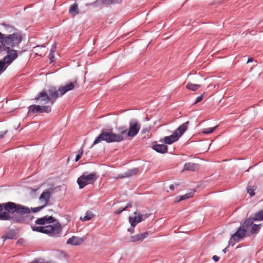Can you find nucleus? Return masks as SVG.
<instances>
[{
	"instance_id": "nucleus-31",
	"label": "nucleus",
	"mask_w": 263,
	"mask_h": 263,
	"mask_svg": "<svg viewBox=\"0 0 263 263\" xmlns=\"http://www.w3.org/2000/svg\"><path fill=\"white\" fill-rule=\"evenodd\" d=\"M120 0H102L103 4L109 5L111 4H116L119 2Z\"/></svg>"
},
{
	"instance_id": "nucleus-5",
	"label": "nucleus",
	"mask_w": 263,
	"mask_h": 263,
	"mask_svg": "<svg viewBox=\"0 0 263 263\" xmlns=\"http://www.w3.org/2000/svg\"><path fill=\"white\" fill-rule=\"evenodd\" d=\"M28 115L41 113H49L51 111L50 106L31 105L28 107Z\"/></svg>"
},
{
	"instance_id": "nucleus-9",
	"label": "nucleus",
	"mask_w": 263,
	"mask_h": 263,
	"mask_svg": "<svg viewBox=\"0 0 263 263\" xmlns=\"http://www.w3.org/2000/svg\"><path fill=\"white\" fill-rule=\"evenodd\" d=\"M36 102L41 104H46L48 102L50 103L49 98L48 97V93L46 91L41 92L38 96L35 98Z\"/></svg>"
},
{
	"instance_id": "nucleus-20",
	"label": "nucleus",
	"mask_w": 263,
	"mask_h": 263,
	"mask_svg": "<svg viewBox=\"0 0 263 263\" xmlns=\"http://www.w3.org/2000/svg\"><path fill=\"white\" fill-rule=\"evenodd\" d=\"M153 148L157 152L164 154L167 152V146L165 144H155L153 146Z\"/></svg>"
},
{
	"instance_id": "nucleus-37",
	"label": "nucleus",
	"mask_w": 263,
	"mask_h": 263,
	"mask_svg": "<svg viewBox=\"0 0 263 263\" xmlns=\"http://www.w3.org/2000/svg\"><path fill=\"white\" fill-rule=\"evenodd\" d=\"M236 242H237L236 241H234V239L233 238L232 236H231V237L229 241V245L228 246L229 247L230 246H233L235 243Z\"/></svg>"
},
{
	"instance_id": "nucleus-2",
	"label": "nucleus",
	"mask_w": 263,
	"mask_h": 263,
	"mask_svg": "<svg viewBox=\"0 0 263 263\" xmlns=\"http://www.w3.org/2000/svg\"><path fill=\"white\" fill-rule=\"evenodd\" d=\"M22 40V36L18 33L6 35L0 32V53L5 52L7 55H11L13 51H14L17 58V51L12 48L18 46Z\"/></svg>"
},
{
	"instance_id": "nucleus-45",
	"label": "nucleus",
	"mask_w": 263,
	"mask_h": 263,
	"mask_svg": "<svg viewBox=\"0 0 263 263\" xmlns=\"http://www.w3.org/2000/svg\"><path fill=\"white\" fill-rule=\"evenodd\" d=\"M127 231L132 234L134 233V228L132 227V228H129L128 229Z\"/></svg>"
},
{
	"instance_id": "nucleus-6",
	"label": "nucleus",
	"mask_w": 263,
	"mask_h": 263,
	"mask_svg": "<svg viewBox=\"0 0 263 263\" xmlns=\"http://www.w3.org/2000/svg\"><path fill=\"white\" fill-rule=\"evenodd\" d=\"M96 176V173H91L87 174V173H84L79 177L77 180V183L79 184L80 189L84 188L86 185L90 184L91 181Z\"/></svg>"
},
{
	"instance_id": "nucleus-50",
	"label": "nucleus",
	"mask_w": 263,
	"mask_h": 263,
	"mask_svg": "<svg viewBox=\"0 0 263 263\" xmlns=\"http://www.w3.org/2000/svg\"><path fill=\"white\" fill-rule=\"evenodd\" d=\"M131 206V203H128L126 206H125V208H127L128 207H130Z\"/></svg>"
},
{
	"instance_id": "nucleus-22",
	"label": "nucleus",
	"mask_w": 263,
	"mask_h": 263,
	"mask_svg": "<svg viewBox=\"0 0 263 263\" xmlns=\"http://www.w3.org/2000/svg\"><path fill=\"white\" fill-rule=\"evenodd\" d=\"M15 236V233L14 231L11 230L5 233L2 236V239L3 241H5L7 239H12Z\"/></svg>"
},
{
	"instance_id": "nucleus-30",
	"label": "nucleus",
	"mask_w": 263,
	"mask_h": 263,
	"mask_svg": "<svg viewBox=\"0 0 263 263\" xmlns=\"http://www.w3.org/2000/svg\"><path fill=\"white\" fill-rule=\"evenodd\" d=\"M260 228V224H254L252 226L251 229L250 230V232L251 234H255L257 231H259V230Z\"/></svg>"
},
{
	"instance_id": "nucleus-39",
	"label": "nucleus",
	"mask_w": 263,
	"mask_h": 263,
	"mask_svg": "<svg viewBox=\"0 0 263 263\" xmlns=\"http://www.w3.org/2000/svg\"><path fill=\"white\" fill-rule=\"evenodd\" d=\"M125 210H126V208H124L117 210L115 212V213L118 215V214H121L123 211H125Z\"/></svg>"
},
{
	"instance_id": "nucleus-8",
	"label": "nucleus",
	"mask_w": 263,
	"mask_h": 263,
	"mask_svg": "<svg viewBox=\"0 0 263 263\" xmlns=\"http://www.w3.org/2000/svg\"><path fill=\"white\" fill-rule=\"evenodd\" d=\"M11 55H6L4 57L3 60H0V72H4L7 67L10 65L13 61L17 59V55L15 52L13 51Z\"/></svg>"
},
{
	"instance_id": "nucleus-18",
	"label": "nucleus",
	"mask_w": 263,
	"mask_h": 263,
	"mask_svg": "<svg viewBox=\"0 0 263 263\" xmlns=\"http://www.w3.org/2000/svg\"><path fill=\"white\" fill-rule=\"evenodd\" d=\"M179 139V136H177L176 133H173L169 136H166L164 138V142L165 144H171L177 141Z\"/></svg>"
},
{
	"instance_id": "nucleus-10",
	"label": "nucleus",
	"mask_w": 263,
	"mask_h": 263,
	"mask_svg": "<svg viewBox=\"0 0 263 263\" xmlns=\"http://www.w3.org/2000/svg\"><path fill=\"white\" fill-rule=\"evenodd\" d=\"M47 92L51 105L53 104L56 99L60 96L59 89L57 90L54 87H51L49 88V89L47 90Z\"/></svg>"
},
{
	"instance_id": "nucleus-49",
	"label": "nucleus",
	"mask_w": 263,
	"mask_h": 263,
	"mask_svg": "<svg viewBox=\"0 0 263 263\" xmlns=\"http://www.w3.org/2000/svg\"><path fill=\"white\" fill-rule=\"evenodd\" d=\"M253 58H249L248 60L247 63H250V62H253Z\"/></svg>"
},
{
	"instance_id": "nucleus-33",
	"label": "nucleus",
	"mask_w": 263,
	"mask_h": 263,
	"mask_svg": "<svg viewBox=\"0 0 263 263\" xmlns=\"http://www.w3.org/2000/svg\"><path fill=\"white\" fill-rule=\"evenodd\" d=\"M45 207V206L44 205H41V206H38V207H36V208H31V209H29L30 212V213L31 212V211H32V212L33 213H36L39 211H40L41 210L43 209Z\"/></svg>"
},
{
	"instance_id": "nucleus-40",
	"label": "nucleus",
	"mask_w": 263,
	"mask_h": 263,
	"mask_svg": "<svg viewBox=\"0 0 263 263\" xmlns=\"http://www.w3.org/2000/svg\"><path fill=\"white\" fill-rule=\"evenodd\" d=\"M56 50V46L55 44L53 45L50 49V53H54Z\"/></svg>"
},
{
	"instance_id": "nucleus-1",
	"label": "nucleus",
	"mask_w": 263,
	"mask_h": 263,
	"mask_svg": "<svg viewBox=\"0 0 263 263\" xmlns=\"http://www.w3.org/2000/svg\"><path fill=\"white\" fill-rule=\"evenodd\" d=\"M29 208L13 202L0 203V220L9 221L11 223H24L27 221L26 214Z\"/></svg>"
},
{
	"instance_id": "nucleus-28",
	"label": "nucleus",
	"mask_w": 263,
	"mask_h": 263,
	"mask_svg": "<svg viewBox=\"0 0 263 263\" xmlns=\"http://www.w3.org/2000/svg\"><path fill=\"white\" fill-rule=\"evenodd\" d=\"M78 5L76 4H74L70 7L69 12L70 13H73V15H75L78 14Z\"/></svg>"
},
{
	"instance_id": "nucleus-13",
	"label": "nucleus",
	"mask_w": 263,
	"mask_h": 263,
	"mask_svg": "<svg viewBox=\"0 0 263 263\" xmlns=\"http://www.w3.org/2000/svg\"><path fill=\"white\" fill-rule=\"evenodd\" d=\"M55 221V220L52 216H45L43 217L37 218L35 221V223L37 224L44 225L46 224H49L52 223Z\"/></svg>"
},
{
	"instance_id": "nucleus-29",
	"label": "nucleus",
	"mask_w": 263,
	"mask_h": 263,
	"mask_svg": "<svg viewBox=\"0 0 263 263\" xmlns=\"http://www.w3.org/2000/svg\"><path fill=\"white\" fill-rule=\"evenodd\" d=\"M218 127V125L215 126L213 127H209L204 128L202 130V133L205 134H209L213 133Z\"/></svg>"
},
{
	"instance_id": "nucleus-35",
	"label": "nucleus",
	"mask_w": 263,
	"mask_h": 263,
	"mask_svg": "<svg viewBox=\"0 0 263 263\" xmlns=\"http://www.w3.org/2000/svg\"><path fill=\"white\" fill-rule=\"evenodd\" d=\"M204 95V93H202L200 96L197 97L196 98V101L194 104H197V103L200 102L203 99Z\"/></svg>"
},
{
	"instance_id": "nucleus-21",
	"label": "nucleus",
	"mask_w": 263,
	"mask_h": 263,
	"mask_svg": "<svg viewBox=\"0 0 263 263\" xmlns=\"http://www.w3.org/2000/svg\"><path fill=\"white\" fill-rule=\"evenodd\" d=\"M198 168V164L194 163H186L184 165V170L187 171H195Z\"/></svg>"
},
{
	"instance_id": "nucleus-16",
	"label": "nucleus",
	"mask_w": 263,
	"mask_h": 263,
	"mask_svg": "<svg viewBox=\"0 0 263 263\" xmlns=\"http://www.w3.org/2000/svg\"><path fill=\"white\" fill-rule=\"evenodd\" d=\"M50 197V193L48 191L43 192L41 195L39 200L41 203H43V205L46 206L49 202Z\"/></svg>"
},
{
	"instance_id": "nucleus-14",
	"label": "nucleus",
	"mask_w": 263,
	"mask_h": 263,
	"mask_svg": "<svg viewBox=\"0 0 263 263\" xmlns=\"http://www.w3.org/2000/svg\"><path fill=\"white\" fill-rule=\"evenodd\" d=\"M246 232V229L240 227L237 231L232 235L233 238L234 239V241L239 242L245 236Z\"/></svg>"
},
{
	"instance_id": "nucleus-26",
	"label": "nucleus",
	"mask_w": 263,
	"mask_h": 263,
	"mask_svg": "<svg viewBox=\"0 0 263 263\" xmlns=\"http://www.w3.org/2000/svg\"><path fill=\"white\" fill-rule=\"evenodd\" d=\"M200 87V85L199 84H192L191 83H189L186 86V88L189 90H191L192 91H195L198 88H199Z\"/></svg>"
},
{
	"instance_id": "nucleus-23",
	"label": "nucleus",
	"mask_w": 263,
	"mask_h": 263,
	"mask_svg": "<svg viewBox=\"0 0 263 263\" xmlns=\"http://www.w3.org/2000/svg\"><path fill=\"white\" fill-rule=\"evenodd\" d=\"M195 193V191H191L187 193L186 194L180 196L179 197V199L177 200V202H179L182 200H184L187 199H189L193 196Z\"/></svg>"
},
{
	"instance_id": "nucleus-24",
	"label": "nucleus",
	"mask_w": 263,
	"mask_h": 263,
	"mask_svg": "<svg viewBox=\"0 0 263 263\" xmlns=\"http://www.w3.org/2000/svg\"><path fill=\"white\" fill-rule=\"evenodd\" d=\"M254 221L255 220H254L253 217L252 218H248L246 220L241 227L243 229H246L247 230L250 226L253 224Z\"/></svg>"
},
{
	"instance_id": "nucleus-11",
	"label": "nucleus",
	"mask_w": 263,
	"mask_h": 263,
	"mask_svg": "<svg viewBox=\"0 0 263 263\" xmlns=\"http://www.w3.org/2000/svg\"><path fill=\"white\" fill-rule=\"evenodd\" d=\"M134 217L130 216L128 218V221L132 227L135 226L139 222L142 221V216L141 214L137 211L134 213Z\"/></svg>"
},
{
	"instance_id": "nucleus-46",
	"label": "nucleus",
	"mask_w": 263,
	"mask_h": 263,
	"mask_svg": "<svg viewBox=\"0 0 263 263\" xmlns=\"http://www.w3.org/2000/svg\"><path fill=\"white\" fill-rule=\"evenodd\" d=\"M78 153L80 154V155H83V149L82 148H81L79 151H78Z\"/></svg>"
},
{
	"instance_id": "nucleus-38",
	"label": "nucleus",
	"mask_w": 263,
	"mask_h": 263,
	"mask_svg": "<svg viewBox=\"0 0 263 263\" xmlns=\"http://www.w3.org/2000/svg\"><path fill=\"white\" fill-rule=\"evenodd\" d=\"M248 193L250 194V196L252 197L254 195V190L252 189L248 188Z\"/></svg>"
},
{
	"instance_id": "nucleus-48",
	"label": "nucleus",
	"mask_w": 263,
	"mask_h": 263,
	"mask_svg": "<svg viewBox=\"0 0 263 263\" xmlns=\"http://www.w3.org/2000/svg\"><path fill=\"white\" fill-rule=\"evenodd\" d=\"M169 188L171 190H174V189H175L174 186L173 184L170 185V186H169Z\"/></svg>"
},
{
	"instance_id": "nucleus-7",
	"label": "nucleus",
	"mask_w": 263,
	"mask_h": 263,
	"mask_svg": "<svg viewBox=\"0 0 263 263\" xmlns=\"http://www.w3.org/2000/svg\"><path fill=\"white\" fill-rule=\"evenodd\" d=\"M141 128V125L139 121L133 119L129 122V128L127 131V136L129 137H135L139 133Z\"/></svg>"
},
{
	"instance_id": "nucleus-32",
	"label": "nucleus",
	"mask_w": 263,
	"mask_h": 263,
	"mask_svg": "<svg viewBox=\"0 0 263 263\" xmlns=\"http://www.w3.org/2000/svg\"><path fill=\"white\" fill-rule=\"evenodd\" d=\"M130 240L131 242H136V241L141 240L140 239L139 234H137L136 235L132 236L130 237Z\"/></svg>"
},
{
	"instance_id": "nucleus-17",
	"label": "nucleus",
	"mask_w": 263,
	"mask_h": 263,
	"mask_svg": "<svg viewBox=\"0 0 263 263\" xmlns=\"http://www.w3.org/2000/svg\"><path fill=\"white\" fill-rule=\"evenodd\" d=\"M189 124V122L186 121L181 124L179 127L174 132L176 133L177 136H179V138L181 137L184 133L186 130L187 126Z\"/></svg>"
},
{
	"instance_id": "nucleus-3",
	"label": "nucleus",
	"mask_w": 263,
	"mask_h": 263,
	"mask_svg": "<svg viewBox=\"0 0 263 263\" xmlns=\"http://www.w3.org/2000/svg\"><path fill=\"white\" fill-rule=\"evenodd\" d=\"M118 130L120 132V134L113 133L112 129L107 130H102L101 134L96 138L90 148L101 141H105L108 143L123 141L124 140L123 135H127L128 129L125 128L124 126H120L118 128Z\"/></svg>"
},
{
	"instance_id": "nucleus-4",
	"label": "nucleus",
	"mask_w": 263,
	"mask_h": 263,
	"mask_svg": "<svg viewBox=\"0 0 263 263\" xmlns=\"http://www.w3.org/2000/svg\"><path fill=\"white\" fill-rule=\"evenodd\" d=\"M31 229L33 231L46 234L54 238L59 237L62 232L61 225L59 222L45 226H31Z\"/></svg>"
},
{
	"instance_id": "nucleus-44",
	"label": "nucleus",
	"mask_w": 263,
	"mask_h": 263,
	"mask_svg": "<svg viewBox=\"0 0 263 263\" xmlns=\"http://www.w3.org/2000/svg\"><path fill=\"white\" fill-rule=\"evenodd\" d=\"M212 259L214 261H218L219 260V258L218 256L216 255H214L212 257Z\"/></svg>"
},
{
	"instance_id": "nucleus-41",
	"label": "nucleus",
	"mask_w": 263,
	"mask_h": 263,
	"mask_svg": "<svg viewBox=\"0 0 263 263\" xmlns=\"http://www.w3.org/2000/svg\"><path fill=\"white\" fill-rule=\"evenodd\" d=\"M141 215L142 216V220H144L145 219L148 218L149 216V214H147V213L141 214Z\"/></svg>"
},
{
	"instance_id": "nucleus-12",
	"label": "nucleus",
	"mask_w": 263,
	"mask_h": 263,
	"mask_svg": "<svg viewBox=\"0 0 263 263\" xmlns=\"http://www.w3.org/2000/svg\"><path fill=\"white\" fill-rule=\"evenodd\" d=\"M76 82H70L66 84L64 86H61L59 88V91L60 92V96H63L67 92L72 90L75 87Z\"/></svg>"
},
{
	"instance_id": "nucleus-51",
	"label": "nucleus",
	"mask_w": 263,
	"mask_h": 263,
	"mask_svg": "<svg viewBox=\"0 0 263 263\" xmlns=\"http://www.w3.org/2000/svg\"><path fill=\"white\" fill-rule=\"evenodd\" d=\"M40 47H45V46H37L35 47H34V48L36 49V48H37Z\"/></svg>"
},
{
	"instance_id": "nucleus-52",
	"label": "nucleus",
	"mask_w": 263,
	"mask_h": 263,
	"mask_svg": "<svg viewBox=\"0 0 263 263\" xmlns=\"http://www.w3.org/2000/svg\"><path fill=\"white\" fill-rule=\"evenodd\" d=\"M22 240L20 239L19 240H18V241H17V242H21V241H22Z\"/></svg>"
},
{
	"instance_id": "nucleus-27",
	"label": "nucleus",
	"mask_w": 263,
	"mask_h": 263,
	"mask_svg": "<svg viewBox=\"0 0 263 263\" xmlns=\"http://www.w3.org/2000/svg\"><path fill=\"white\" fill-rule=\"evenodd\" d=\"M93 216L94 215L91 212L87 211L84 217H81V220L83 221H87L91 219Z\"/></svg>"
},
{
	"instance_id": "nucleus-19",
	"label": "nucleus",
	"mask_w": 263,
	"mask_h": 263,
	"mask_svg": "<svg viewBox=\"0 0 263 263\" xmlns=\"http://www.w3.org/2000/svg\"><path fill=\"white\" fill-rule=\"evenodd\" d=\"M139 171L138 168H133L130 170H128L124 174L121 175H119L118 176V178H123L131 177L135 174H136Z\"/></svg>"
},
{
	"instance_id": "nucleus-25",
	"label": "nucleus",
	"mask_w": 263,
	"mask_h": 263,
	"mask_svg": "<svg viewBox=\"0 0 263 263\" xmlns=\"http://www.w3.org/2000/svg\"><path fill=\"white\" fill-rule=\"evenodd\" d=\"M253 217L255 221H261L263 220V210L254 214Z\"/></svg>"
},
{
	"instance_id": "nucleus-15",
	"label": "nucleus",
	"mask_w": 263,
	"mask_h": 263,
	"mask_svg": "<svg viewBox=\"0 0 263 263\" xmlns=\"http://www.w3.org/2000/svg\"><path fill=\"white\" fill-rule=\"evenodd\" d=\"M84 240V237L81 238L73 236L67 240V243L73 246H78L82 244Z\"/></svg>"
},
{
	"instance_id": "nucleus-36",
	"label": "nucleus",
	"mask_w": 263,
	"mask_h": 263,
	"mask_svg": "<svg viewBox=\"0 0 263 263\" xmlns=\"http://www.w3.org/2000/svg\"><path fill=\"white\" fill-rule=\"evenodd\" d=\"M48 57L49 59H50V63H53V62H54V53H49Z\"/></svg>"
},
{
	"instance_id": "nucleus-43",
	"label": "nucleus",
	"mask_w": 263,
	"mask_h": 263,
	"mask_svg": "<svg viewBox=\"0 0 263 263\" xmlns=\"http://www.w3.org/2000/svg\"><path fill=\"white\" fill-rule=\"evenodd\" d=\"M7 133V130L0 132V138H3Z\"/></svg>"
},
{
	"instance_id": "nucleus-47",
	"label": "nucleus",
	"mask_w": 263,
	"mask_h": 263,
	"mask_svg": "<svg viewBox=\"0 0 263 263\" xmlns=\"http://www.w3.org/2000/svg\"><path fill=\"white\" fill-rule=\"evenodd\" d=\"M228 248H229V246H228L227 247H226V248H224V249L222 250V252L224 253H226L227 251H228Z\"/></svg>"
},
{
	"instance_id": "nucleus-34",
	"label": "nucleus",
	"mask_w": 263,
	"mask_h": 263,
	"mask_svg": "<svg viewBox=\"0 0 263 263\" xmlns=\"http://www.w3.org/2000/svg\"><path fill=\"white\" fill-rule=\"evenodd\" d=\"M148 234H149V232L148 231L145 232L142 234H140L139 235H140L141 240H142L144 239H145V238H146L148 236Z\"/></svg>"
},
{
	"instance_id": "nucleus-42",
	"label": "nucleus",
	"mask_w": 263,
	"mask_h": 263,
	"mask_svg": "<svg viewBox=\"0 0 263 263\" xmlns=\"http://www.w3.org/2000/svg\"><path fill=\"white\" fill-rule=\"evenodd\" d=\"M82 156V155H81L78 153L76 157L75 161L76 162L80 160V159L81 158Z\"/></svg>"
}]
</instances>
